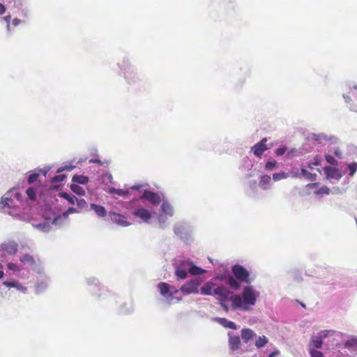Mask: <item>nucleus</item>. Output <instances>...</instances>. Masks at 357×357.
Returning a JSON list of instances; mask_svg holds the SVG:
<instances>
[{
    "mask_svg": "<svg viewBox=\"0 0 357 357\" xmlns=\"http://www.w3.org/2000/svg\"><path fill=\"white\" fill-rule=\"evenodd\" d=\"M342 97L344 99L345 102L347 103L350 110L357 112V105L352 103L350 96L348 94L344 93Z\"/></svg>",
    "mask_w": 357,
    "mask_h": 357,
    "instance_id": "nucleus-37",
    "label": "nucleus"
},
{
    "mask_svg": "<svg viewBox=\"0 0 357 357\" xmlns=\"http://www.w3.org/2000/svg\"><path fill=\"white\" fill-rule=\"evenodd\" d=\"M10 8L17 10V14L24 18H28L30 15V10L28 6V0H7Z\"/></svg>",
    "mask_w": 357,
    "mask_h": 357,
    "instance_id": "nucleus-10",
    "label": "nucleus"
},
{
    "mask_svg": "<svg viewBox=\"0 0 357 357\" xmlns=\"http://www.w3.org/2000/svg\"><path fill=\"white\" fill-rule=\"evenodd\" d=\"M160 213H164L169 217H173L174 210L173 206L167 200H163L160 206Z\"/></svg>",
    "mask_w": 357,
    "mask_h": 357,
    "instance_id": "nucleus-24",
    "label": "nucleus"
},
{
    "mask_svg": "<svg viewBox=\"0 0 357 357\" xmlns=\"http://www.w3.org/2000/svg\"><path fill=\"white\" fill-rule=\"evenodd\" d=\"M231 271L234 275V279L238 282V289L241 287L242 282L250 283L249 278L250 272L244 266L235 264L232 266Z\"/></svg>",
    "mask_w": 357,
    "mask_h": 357,
    "instance_id": "nucleus-9",
    "label": "nucleus"
},
{
    "mask_svg": "<svg viewBox=\"0 0 357 357\" xmlns=\"http://www.w3.org/2000/svg\"><path fill=\"white\" fill-rule=\"evenodd\" d=\"M158 289L160 294L167 299L169 304H170L171 285L167 282H160L158 284Z\"/></svg>",
    "mask_w": 357,
    "mask_h": 357,
    "instance_id": "nucleus-21",
    "label": "nucleus"
},
{
    "mask_svg": "<svg viewBox=\"0 0 357 357\" xmlns=\"http://www.w3.org/2000/svg\"><path fill=\"white\" fill-rule=\"evenodd\" d=\"M169 216L165 215L164 213H160L158 215V221L159 224V227L162 229H165L167 228L169 225V222L168 221Z\"/></svg>",
    "mask_w": 357,
    "mask_h": 357,
    "instance_id": "nucleus-29",
    "label": "nucleus"
},
{
    "mask_svg": "<svg viewBox=\"0 0 357 357\" xmlns=\"http://www.w3.org/2000/svg\"><path fill=\"white\" fill-rule=\"evenodd\" d=\"M297 152V150L295 149H291L290 150L287 149L286 152V158L287 159H291L294 156V153Z\"/></svg>",
    "mask_w": 357,
    "mask_h": 357,
    "instance_id": "nucleus-60",
    "label": "nucleus"
},
{
    "mask_svg": "<svg viewBox=\"0 0 357 357\" xmlns=\"http://www.w3.org/2000/svg\"><path fill=\"white\" fill-rule=\"evenodd\" d=\"M72 181L74 183L73 184L77 185H85L89 181V178L84 175H74Z\"/></svg>",
    "mask_w": 357,
    "mask_h": 357,
    "instance_id": "nucleus-32",
    "label": "nucleus"
},
{
    "mask_svg": "<svg viewBox=\"0 0 357 357\" xmlns=\"http://www.w3.org/2000/svg\"><path fill=\"white\" fill-rule=\"evenodd\" d=\"M74 166L73 165H64L61 167H60L59 169H57L56 172L57 173H61L63 171H70L72 169H74Z\"/></svg>",
    "mask_w": 357,
    "mask_h": 357,
    "instance_id": "nucleus-58",
    "label": "nucleus"
},
{
    "mask_svg": "<svg viewBox=\"0 0 357 357\" xmlns=\"http://www.w3.org/2000/svg\"><path fill=\"white\" fill-rule=\"evenodd\" d=\"M325 159L326 160V162L328 163H329L330 165H333V166H337L338 165V162L337 160H335L334 158V157L329 154V153H326L325 154Z\"/></svg>",
    "mask_w": 357,
    "mask_h": 357,
    "instance_id": "nucleus-45",
    "label": "nucleus"
},
{
    "mask_svg": "<svg viewBox=\"0 0 357 357\" xmlns=\"http://www.w3.org/2000/svg\"><path fill=\"white\" fill-rule=\"evenodd\" d=\"M347 169L349 171V176L352 177L357 172V162H352L347 164Z\"/></svg>",
    "mask_w": 357,
    "mask_h": 357,
    "instance_id": "nucleus-40",
    "label": "nucleus"
},
{
    "mask_svg": "<svg viewBox=\"0 0 357 357\" xmlns=\"http://www.w3.org/2000/svg\"><path fill=\"white\" fill-rule=\"evenodd\" d=\"M113 177L112 174L109 172H107L102 176V183L105 184H107L109 183H112Z\"/></svg>",
    "mask_w": 357,
    "mask_h": 357,
    "instance_id": "nucleus-53",
    "label": "nucleus"
},
{
    "mask_svg": "<svg viewBox=\"0 0 357 357\" xmlns=\"http://www.w3.org/2000/svg\"><path fill=\"white\" fill-rule=\"evenodd\" d=\"M331 190L327 186L323 185L319 190L314 192L317 195H329Z\"/></svg>",
    "mask_w": 357,
    "mask_h": 357,
    "instance_id": "nucleus-47",
    "label": "nucleus"
},
{
    "mask_svg": "<svg viewBox=\"0 0 357 357\" xmlns=\"http://www.w3.org/2000/svg\"><path fill=\"white\" fill-rule=\"evenodd\" d=\"M259 186L264 190H270L272 186L271 176L266 174L261 176Z\"/></svg>",
    "mask_w": 357,
    "mask_h": 357,
    "instance_id": "nucleus-25",
    "label": "nucleus"
},
{
    "mask_svg": "<svg viewBox=\"0 0 357 357\" xmlns=\"http://www.w3.org/2000/svg\"><path fill=\"white\" fill-rule=\"evenodd\" d=\"M267 342H268V338L266 336H264V335L259 336L258 338L255 341V346L257 348H261V347H264Z\"/></svg>",
    "mask_w": 357,
    "mask_h": 357,
    "instance_id": "nucleus-39",
    "label": "nucleus"
},
{
    "mask_svg": "<svg viewBox=\"0 0 357 357\" xmlns=\"http://www.w3.org/2000/svg\"><path fill=\"white\" fill-rule=\"evenodd\" d=\"M228 337H229V349L233 351L236 352L238 351H241L239 354L244 353L247 351L246 349L243 347V345L241 344V339L238 335H233L231 332L228 333ZM238 354V352H237Z\"/></svg>",
    "mask_w": 357,
    "mask_h": 357,
    "instance_id": "nucleus-13",
    "label": "nucleus"
},
{
    "mask_svg": "<svg viewBox=\"0 0 357 357\" xmlns=\"http://www.w3.org/2000/svg\"><path fill=\"white\" fill-rule=\"evenodd\" d=\"M39 176V172H30L29 175L27 178V182L29 184L35 183Z\"/></svg>",
    "mask_w": 357,
    "mask_h": 357,
    "instance_id": "nucleus-43",
    "label": "nucleus"
},
{
    "mask_svg": "<svg viewBox=\"0 0 357 357\" xmlns=\"http://www.w3.org/2000/svg\"><path fill=\"white\" fill-rule=\"evenodd\" d=\"M301 176L305 177L308 181H315L317 180V174H314V173L309 172L305 168L301 169Z\"/></svg>",
    "mask_w": 357,
    "mask_h": 357,
    "instance_id": "nucleus-34",
    "label": "nucleus"
},
{
    "mask_svg": "<svg viewBox=\"0 0 357 357\" xmlns=\"http://www.w3.org/2000/svg\"><path fill=\"white\" fill-rule=\"evenodd\" d=\"M175 275L177 280H184L188 275H200L204 273L205 270L195 265L189 260H181L174 264Z\"/></svg>",
    "mask_w": 357,
    "mask_h": 357,
    "instance_id": "nucleus-4",
    "label": "nucleus"
},
{
    "mask_svg": "<svg viewBox=\"0 0 357 357\" xmlns=\"http://www.w3.org/2000/svg\"><path fill=\"white\" fill-rule=\"evenodd\" d=\"M10 20L11 16L10 15L1 18V21L6 24V29L8 33L10 32Z\"/></svg>",
    "mask_w": 357,
    "mask_h": 357,
    "instance_id": "nucleus-48",
    "label": "nucleus"
},
{
    "mask_svg": "<svg viewBox=\"0 0 357 357\" xmlns=\"http://www.w3.org/2000/svg\"><path fill=\"white\" fill-rule=\"evenodd\" d=\"M289 273L292 277H294L296 281H301L302 279L300 273H298L297 271H291Z\"/></svg>",
    "mask_w": 357,
    "mask_h": 357,
    "instance_id": "nucleus-59",
    "label": "nucleus"
},
{
    "mask_svg": "<svg viewBox=\"0 0 357 357\" xmlns=\"http://www.w3.org/2000/svg\"><path fill=\"white\" fill-rule=\"evenodd\" d=\"M59 196L65 199L66 200H67L69 204H75L76 197L74 196L73 195H71V194H69V193H67L65 192H62L59 193Z\"/></svg>",
    "mask_w": 357,
    "mask_h": 357,
    "instance_id": "nucleus-38",
    "label": "nucleus"
},
{
    "mask_svg": "<svg viewBox=\"0 0 357 357\" xmlns=\"http://www.w3.org/2000/svg\"><path fill=\"white\" fill-rule=\"evenodd\" d=\"M70 189L74 193L78 195H84L85 194L84 190L79 185L71 184Z\"/></svg>",
    "mask_w": 357,
    "mask_h": 357,
    "instance_id": "nucleus-42",
    "label": "nucleus"
},
{
    "mask_svg": "<svg viewBox=\"0 0 357 357\" xmlns=\"http://www.w3.org/2000/svg\"><path fill=\"white\" fill-rule=\"evenodd\" d=\"M144 187V185L137 184L130 187V189L139 190Z\"/></svg>",
    "mask_w": 357,
    "mask_h": 357,
    "instance_id": "nucleus-64",
    "label": "nucleus"
},
{
    "mask_svg": "<svg viewBox=\"0 0 357 357\" xmlns=\"http://www.w3.org/2000/svg\"><path fill=\"white\" fill-rule=\"evenodd\" d=\"M0 246L10 257L13 256L18 249V244L14 241L4 242Z\"/></svg>",
    "mask_w": 357,
    "mask_h": 357,
    "instance_id": "nucleus-19",
    "label": "nucleus"
},
{
    "mask_svg": "<svg viewBox=\"0 0 357 357\" xmlns=\"http://www.w3.org/2000/svg\"><path fill=\"white\" fill-rule=\"evenodd\" d=\"M291 174H292L293 177H296V178L300 177L301 176V172H299V170L298 168L292 169Z\"/></svg>",
    "mask_w": 357,
    "mask_h": 357,
    "instance_id": "nucleus-62",
    "label": "nucleus"
},
{
    "mask_svg": "<svg viewBox=\"0 0 357 357\" xmlns=\"http://www.w3.org/2000/svg\"><path fill=\"white\" fill-rule=\"evenodd\" d=\"M21 20L18 18H14L13 20V22H12V24L14 26H18L20 23H21Z\"/></svg>",
    "mask_w": 357,
    "mask_h": 357,
    "instance_id": "nucleus-63",
    "label": "nucleus"
},
{
    "mask_svg": "<svg viewBox=\"0 0 357 357\" xmlns=\"http://www.w3.org/2000/svg\"><path fill=\"white\" fill-rule=\"evenodd\" d=\"M215 284L212 282H207L200 289V293L202 295L213 296L216 295L220 298L226 299L228 297V288L223 285L215 287Z\"/></svg>",
    "mask_w": 357,
    "mask_h": 357,
    "instance_id": "nucleus-8",
    "label": "nucleus"
},
{
    "mask_svg": "<svg viewBox=\"0 0 357 357\" xmlns=\"http://www.w3.org/2000/svg\"><path fill=\"white\" fill-rule=\"evenodd\" d=\"M107 192L111 195H117L120 197H126L129 194L130 191L128 190H123V189H117L113 187L108 188Z\"/></svg>",
    "mask_w": 357,
    "mask_h": 357,
    "instance_id": "nucleus-30",
    "label": "nucleus"
},
{
    "mask_svg": "<svg viewBox=\"0 0 357 357\" xmlns=\"http://www.w3.org/2000/svg\"><path fill=\"white\" fill-rule=\"evenodd\" d=\"M133 215L140 219H142L145 222H149V220L151 218V212L142 207H139L134 210Z\"/></svg>",
    "mask_w": 357,
    "mask_h": 357,
    "instance_id": "nucleus-22",
    "label": "nucleus"
},
{
    "mask_svg": "<svg viewBox=\"0 0 357 357\" xmlns=\"http://www.w3.org/2000/svg\"><path fill=\"white\" fill-rule=\"evenodd\" d=\"M47 280H42L40 281H38L36 284V291L38 294L43 292L47 287Z\"/></svg>",
    "mask_w": 357,
    "mask_h": 357,
    "instance_id": "nucleus-35",
    "label": "nucleus"
},
{
    "mask_svg": "<svg viewBox=\"0 0 357 357\" xmlns=\"http://www.w3.org/2000/svg\"><path fill=\"white\" fill-rule=\"evenodd\" d=\"M259 296V293L252 286L248 285L240 294H233L228 289V297L226 299L231 301L233 310L246 312L256 304Z\"/></svg>",
    "mask_w": 357,
    "mask_h": 357,
    "instance_id": "nucleus-1",
    "label": "nucleus"
},
{
    "mask_svg": "<svg viewBox=\"0 0 357 357\" xmlns=\"http://www.w3.org/2000/svg\"><path fill=\"white\" fill-rule=\"evenodd\" d=\"M226 301L228 300L221 298V299L220 300V305L225 311L229 312V307L228 305L226 303Z\"/></svg>",
    "mask_w": 357,
    "mask_h": 357,
    "instance_id": "nucleus-56",
    "label": "nucleus"
},
{
    "mask_svg": "<svg viewBox=\"0 0 357 357\" xmlns=\"http://www.w3.org/2000/svg\"><path fill=\"white\" fill-rule=\"evenodd\" d=\"M56 216V213L52 211H46L43 215V219L40 222H33L32 227L38 231L43 233H49L52 231L53 227L59 228L53 222L52 218Z\"/></svg>",
    "mask_w": 357,
    "mask_h": 357,
    "instance_id": "nucleus-7",
    "label": "nucleus"
},
{
    "mask_svg": "<svg viewBox=\"0 0 357 357\" xmlns=\"http://www.w3.org/2000/svg\"><path fill=\"white\" fill-rule=\"evenodd\" d=\"M267 138H263L260 142L255 144L251 149L256 157L260 158L264 152L269 149L266 144Z\"/></svg>",
    "mask_w": 357,
    "mask_h": 357,
    "instance_id": "nucleus-17",
    "label": "nucleus"
},
{
    "mask_svg": "<svg viewBox=\"0 0 357 357\" xmlns=\"http://www.w3.org/2000/svg\"><path fill=\"white\" fill-rule=\"evenodd\" d=\"M78 211L77 208L73 207H69L65 212L61 214H59L56 213V216L52 218L53 222H54L58 227H61L64 225L68 220V215L70 214L77 213Z\"/></svg>",
    "mask_w": 357,
    "mask_h": 357,
    "instance_id": "nucleus-14",
    "label": "nucleus"
},
{
    "mask_svg": "<svg viewBox=\"0 0 357 357\" xmlns=\"http://www.w3.org/2000/svg\"><path fill=\"white\" fill-rule=\"evenodd\" d=\"M214 321L225 328H231L233 330L237 329L236 324L234 322L227 319L226 318L215 317L214 318Z\"/></svg>",
    "mask_w": 357,
    "mask_h": 357,
    "instance_id": "nucleus-26",
    "label": "nucleus"
},
{
    "mask_svg": "<svg viewBox=\"0 0 357 357\" xmlns=\"http://www.w3.org/2000/svg\"><path fill=\"white\" fill-rule=\"evenodd\" d=\"M323 340L318 333L311 337V343L315 349H321L323 344Z\"/></svg>",
    "mask_w": 357,
    "mask_h": 357,
    "instance_id": "nucleus-33",
    "label": "nucleus"
},
{
    "mask_svg": "<svg viewBox=\"0 0 357 357\" xmlns=\"http://www.w3.org/2000/svg\"><path fill=\"white\" fill-rule=\"evenodd\" d=\"M117 66L121 72L120 75L123 77L127 84L135 85L142 81L140 74L128 56H124L121 61L117 63Z\"/></svg>",
    "mask_w": 357,
    "mask_h": 357,
    "instance_id": "nucleus-3",
    "label": "nucleus"
},
{
    "mask_svg": "<svg viewBox=\"0 0 357 357\" xmlns=\"http://www.w3.org/2000/svg\"><path fill=\"white\" fill-rule=\"evenodd\" d=\"M309 353L311 357H325L321 351L315 350L314 349L310 348Z\"/></svg>",
    "mask_w": 357,
    "mask_h": 357,
    "instance_id": "nucleus-52",
    "label": "nucleus"
},
{
    "mask_svg": "<svg viewBox=\"0 0 357 357\" xmlns=\"http://www.w3.org/2000/svg\"><path fill=\"white\" fill-rule=\"evenodd\" d=\"M66 178V176L65 174H59L53 176L51 178V181L52 183H61L64 181V179Z\"/></svg>",
    "mask_w": 357,
    "mask_h": 357,
    "instance_id": "nucleus-51",
    "label": "nucleus"
},
{
    "mask_svg": "<svg viewBox=\"0 0 357 357\" xmlns=\"http://www.w3.org/2000/svg\"><path fill=\"white\" fill-rule=\"evenodd\" d=\"M26 199H29L30 201L36 200V189L33 187L28 188L26 190Z\"/></svg>",
    "mask_w": 357,
    "mask_h": 357,
    "instance_id": "nucleus-36",
    "label": "nucleus"
},
{
    "mask_svg": "<svg viewBox=\"0 0 357 357\" xmlns=\"http://www.w3.org/2000/svg\"><path fill=\"white\" fill-rule=\"evenodd\" d=\"M214 279L225 282V284L233 290L238 289V282H236V280L234 279V276L228 271L217 275Z\"/></svg>",
    "mask_w": 357,
    "mask_h": 357,
    "instance_id": "nucleus-12",
    "label": "nucleus"
},
{
    "mask_svg": "<svg viewBox=\"0 0 357 357\" xmlns=\"http://www.w3.org/2000/svg\"><path fill=\"white\" fill-rule=\"evenodd\" d=\"M312 139L319 143L321 144L323 141H331L332 143L337 142V138L334 136H328L324 133L312 134Z\"/></svg>",
    "mask_w": 357,
    "mask_h": 357,
    "instance_id": "nucleus-23",
    "label": "nucleus"
},
{
    "mask_svg": "<svg viewBox=\"0 0 357 357\" xmlns=\"http://www.w3.org/2000/svg\"><path fill=\"white\" fill-rule=\"evenodd\" d=\"M335 333L334 331H332V330H324V331H321L320 332L318 333V334L321 336V337L322 339H324L326 337H327L328 335H330L331 334H333Z\"/></svg>",
    "mask_w": 357,
    "mask_h": 357,
    "instance_id": "nucleus-54",
    "label": "nucleus"
},
{
    "mask_svg": "<svg viewBox=\"0 0 357 357\" xmlns=\"http://www.w3.org/2000/svg\"><path fill=\"white\" fill-rule=\"evenodd\" d=\"M24 195L17 192L15 188L6 192L0 201V212L11 216L20 213V205L24 202Z\"/></svg>",
    "mask_w": 357,
    "mask_h": 357,
    "instance_id": "nucleus-2",
    "label": "nucleus"
},
{
    "mask_svg": "<svg viewBox=\"0 0 357 357\" xmlns=\"http://www.w3.org/2000/svg\"><path fill=\"white\" fill-rule=\"evenodd\" d=\"M178 292V290L175 287L171 285L170 303H172V301L174 298V294H177Z\"/></svg>",
    "mask_w": 357,
    "mask_h": 357,
    "instance_id": "nucleus-61",
    "label": "nucleus"
},
{
    "mask_svg": "<svg viewBox=\"0 0 357 357\" xmlns=\"http://www.w3.org/2000/svg\"><path fill=\"white\" fill-rule=\"evenodd\" d=\"M241 338L244 343L247 344L256 335L255 332L250 328H243L241 330Z\"/></svg>",
    "mask_w": 357,
    "mask_h": 357,
    "instance_id": "nucleus-27",
    "label": "nucleus"
},
{
    "mask_svg": "<svg viewBox=\"0 0 357 357\" xmlns=\"http://www.w3.org/2000/svg\"><path fill=\"white\" fill-rule=\"evenodd\" d=\"M7 265V268L9 271H11L13 272V273H18L20 269V268L17 266V264H14V263H12V262H7L6 264Z\"/></svg>",
    "mask_w": 357,
    "mask_h": 357,
    "instance_id": "nucleus-46",
    "label": "nucleus"
},
{
    "mask_svg": "<svg viewBox=\"0 0 357 357\" xmlns=\"http://www.w3.org/2000/svg\"><path fill=\"white\" fill-rule=\"evenodd\" d=\"M324 172L326 178L330 181H332V180L340 181V178L342 177V173L336 167L326 166V167H324ZM331 182L333 183V181H331Z\"/></svg>",
    "mask_w": 357,
    "mask_h": 357,
    "instance_id": "nucleus-16",
    "label": "nucleus"
},
{
    "mask_svg": "<svg viewBox=\"0 0 357 357\" xmlns=\"http://www.w3.org/2000/svg\"><path fill=\"white\" fill-rule=\"evenodd\" d=\"M277 162L275 160H268L265 165V169L266 171H272L276 167Z\"/></svg>",
    "mask_w": 357,
    "mask_h": 357,
    "instance_id": "nucleus-50",
    "label": "nucleus"
},
{
    "mask_svg": "<svg viewBox=\"0 0 357 357\" xmlns=\"http://www.w3.org/2000/svg\"><path fill=\"white\" fill-rule=\"evenodd\" d=\"M85 280L87 286V291L95 299L101 301L106 298L110 294L109 289L106 287L102 285L97 278L88 277Z\"/></svg>",
    "mask_w": 357,
    "mask_h": 357,
    "instance_id": "nucleus-5",
    "label": "nucleus"
},
{
    "mask_svg": "<svg viewBox=\"0 0 357 357\" xmlns=\"http://www.w3.org/2000/svg\"><path fill=\"white\" fill-rule=\"evenodd\" d=\"M287 152V147L284 146H281L275 149V153L278 156H280L284 155Z\"/></svg>",
    "mask_w": 357,
    "mask_h": 357,
    "instance_id": "nucleus-55",
    "label": "nucleus"
},
{
    "mask_svg": "<svg viewBox=\"0 0 357 357\" xmlns=\"http://www.w3.org/2000/svg\"><path fill=\"white\" fill-rule=\"evenodd\" d=\"M20 261L24 265L33 266L36 264V261L33 257L29 254H25L20 257Z\"/></svg>",
    "mask_w": 357,
    "mask_h": 357,
    "instance_id": "nucleus-31",
    "label": "nucleus"
},
{
    "mask_svg": "<svg viewBox=\"0 0 357 357\" xmlns=\"http://www.w3.org/2000/svg\"><path fill=\"white\" fill-rule=\"evenodd\" d=\"M202 283L199 278H194L183 284L180 291L186 294H197L199 292V287Z\"/></svg>",
    "mask_w": 357,
    "mask_h": 357,
    "instance_id": "nucleus-11",
    "label": "nucleus"
},
{
    "mask_svg": "<svg viewBox=\"0 0 357 357\" xmlns=\"http://www.w3.org/2000/svg\"><path fill=\"white\" fill-rule=\"evenodd\" d=\"M109 216L113 222L119 226L128 227L130 225V223L126 220V218L121 214L115 212H111L109 213Z\"/></svg>",
    "mask_w": 357,
    "mask_h": 357,
    "instance_id": "nucleus-18",
    "label": "nucleus"
},
{
    "mask_svg": "<svg viewBox=\"0 0 357 357\" xmlns=\"http://www.w3.org/2000/svg\"><path fill=\"white\" fill-rule=\"evenodd\" d=\"M174 234L186 244L193 241V227L188 222L179 221L173 227Z\"/></svg>",
    "mask_w": 357,
    "mask_h": 357,
    "instance_id": "nucleus-6",
    "label": "nucleus"
},
{
    "mask_svg": "<svg viewBox=\"0 0 357 357\" xmlns=\"http://www.w3.org/2000/svg\"><path fill=\"white\" fill-rule=\"evenodd\" d=\"M90 210L93 211L100 218H103L107 215V211L104 206L93 203L90 204Z\"/></svg>",
    "mask_w": 357,
    "mask_h": 357,
    "instance_id": "nucleus-28",
    "label": "nucleus"
},
{
    "mask_svg": "<svg viewBox=\"0 0 357 357\" xmlns=\"http://www.w3.org/2000/svg\"><path fill=\"white\" fill-rule=\"evenodd\" d=\"M333 153L337 158H343V154L339 147H334Z\"/></svg>",
    "mask_w": 357,
    "mask_h": 357,
    "instance_id": "nucleus-57",
    "label": "nucleus"
},
{
    "mask_svg": "<svg viewBox=\"0 0 357 357\" xmlns=\"http://www.w3.org/2000/svg\"><path fill=\"white\" fill-rule=\"evenodd\" d=\"M75 202H76V205L79 209L87 211L88 204L84 199H78L76 197Z\"/></svg>",
    "mask_w": 357,
    "mask_h": 357,
    "instance_id": "nucleus-41",
    "label": "nucleus"
},
{
    "mask_svg": "<svg viewBox=\"0 0 357 357\" xmlns=\"http://www.w3.org/2000/svg\"><path fill=\"white\" fill-rule=\"evenodd\" d=\"M140 199L147 200L153 205H158L161 202L160 195L149 190H144Z\"/></svg>",
    "mask_w": 357,
    "mask_h": 357,
    "instance_id": "nucleus-15",
    "label": "nucleus"
},
{
    "mask_svg": "<svg viewBox=\"0 0 357 357\" xmlns=\"http://www.w3.org/2000/svg\"><path fill=\"white\" fill-rule=\"evenodd\" d=\"M345 347L347 348L356 347H357V337H352V338L348 340L345 342Z\"/></svg>",
    "mask_w": 357,
    "mask_h": 357,
    "instance_id": "nucleus-49",
    "label": "nucleus"
},
{
    "mask_svg": "<svg viewBox=\"0 0 357 357\" xmlns=\"http://www.w3.org/2000/svg\"><path fill=\"white\" fill-rule=\"evenodd\" d=\"M288 177V174L284 172L275 173L273 174V179L274 181H278L282 179L287 178Z\"/></svg>",
    "mask_w": 357,
    "mask_h": 357,
    "instance_id": "nucleus-44",
    "label": "nucleus"
},
{
    "mask_svg": "<svg viewBox=\"0 0 357 357\" xmlns=\"http://www.w3.org/2000/svg\"><path fill=\"white\" fill-rule=\"evenodd\" d=\"M2 284L9 289L15 288L17 291L22 294H26L27 291V288L25 286L22 285L21 283L14 279L10 280H6L2 282Z\"/></svg>",
    "mask_w": 357,
    "mask_h": 357,
    "instance_id": "nucleus-20",
    "label": "nucleus"
}]
</instances>
